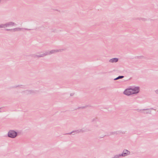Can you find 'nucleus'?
<instances>
[{
  "label": "nucleus",
  "mask_w": 158,
  "mask_h": 158,
  "mask_svg": "<svg viewBox=\"0 0 158 158\" xmlns=\"http://www.w3.org/2000/svg\"><path fill=\"white\" fill-rule=\"evenodd\" d=\"M139 89L138 88L136 87L134 89H127L124 92V94L127 95H129L131 94L137 93L139 92Z\"/></svg>",
  "instance_id": "nucleus-1"
},
{
  "label": "nucleus",
  "mask_w": 158,
  "mask_h": 158,
  "mask_svg": "<svg viewBox=\"0 0 158 158\" xmlns=\"http://www.w3.org/2000/svg\"><path fill=\"white\" fill-rule=\"evenodd\" d=\"M8 136L11 138H15L17 135V133L14 131H11L9 132Z\"/></svg>",
  "instance_id": "nucleus-2"
},
{
  "label": "nucleus",
  "mask_w": 158,
  "mask_h": 158,
  "mask_svg": "<svg viewBox=\"0 0 158 158\" xmlns=\"http://www.w3.org/2000/svg\"><path fill=\"white\" fill-rule=\"evenodd\" d=\"M129 154V152L128 151L126 150L124 151L123 152V153L122 154V156H126L127 155H128Z\"/></svg>",
  "instance_id": "nucleus-3"
},
{
  "label": "nucleus",
  "mask_w": 158,
  "mask_h": 158,
  "mask_svg": "<svg viewBox=\"0 0 158 158\" xmlns=\"http://www.w3.org/2000/svg\"><path fill=\"white\" fill-rule=\"evenodd\" d=\"M118 59L117 58H114L111 59L110 60V61L111 62H116L118 61Z\"/></svg>",
  "instance_id": "nucleus-4"
},
{
  "label": "nucleus",
  "mask_w": 158,
  "mask_h": 158,
  "mask_svg": "<svg viewBox=\"0 0 158 158\" xmlns=\"http://www.w3.org/2000/svg\"><path fill=\"white\" fill-rule=\"evenodd\" d=\"M123 77V76H120L116 78H115V80H117V79H119V78H122Z\"/></svg>",
  "instance_id": "nucleus-5"
}]
</instances>
